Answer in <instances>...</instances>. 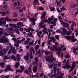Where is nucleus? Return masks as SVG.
<instances>
[{"instance_id":"nucleus-1","label":"nucleus","mask_w":78,"mask_h":78,"mask_svg":"<svg viewBox=\"0 0 78 78\" xmlns=\"http://www.w3.org/2000/svg\"><path fill=\"white\" fill-rule=\"evenodd\" d=\"M55 50L56 51H58V52L56 53L58 55H59L61 51V50L62 49L61 48H57L56 46H55V45H53V48H52V49H51V50L52 51H54V50Z\"/></svg>"},{"instance_id":"nucleus-2","label":"nucleus","mask_w":78,"mask_h":78,"mask_svg":"<svg viewBox=\"0 0 78 78\" xmlns=\"http://www.w3.org/2000/svg\"><path fill=\"white\" fill-rule=\"evenodd\" d=\"M61 30H62V32H61V30L58 29L56 31V32L61 33L62 34H66V33L67 32V30H66V29L65 28L63 27L61 28Z\"/></svg>"},{"instance_id":"nucleus-3","label":"nucleus","mask_w":78,"mask_h":78,"mask_svg":"<svg viewBox=\"0 0 78 78\" xmlns=\"http://www.w3.org/2000/svg\"><path fill=\"white\" fill-rule=\"evenodd\" d=\"M9 42V39L7 38H5L3 37L0 38V43H3V44H6V42Z\"/></svg>"},{"instance_id":"nucleus-4","label":"nucleus","mask_w":78,"mask_h":78,"mask_svg":"<svg viewBox=\"0 0 78 78\" xmlns=\"http://www.w3.org/2000/svg\"><path fill=\"white\" fill-rule=\"evenodd\" d=\"M45 59L46 60L48 61V62L50 64L52 63L53 62V61H55V60H56V59H54L52 57L51 58L49 56L48 57L46 58Z\"/></svg>"},{"instance_id":"nucleus-5","label":"nucleus","mask_w":78,"mask_h":78,"mask_svg":"<svg viewBox=\"0 0 78 78\" xmlns=\"http://www.w3.org/2000/svg\"><path fill=\"white\" fill-rule=\"evenodd\" d=\"M8 70H10V71H11L12 72L13 71L12 69L11 68V65H8L6 66V68L4 71L5 72H7Z\"/></svg>"},{"instance_id":"nucleus-6","label":"nucleus","mask_w":78,"mask_h":78,"mask_svg":"<svg viewBox=\"0 0 78 78\" xmlns=\"http://www.w3.org/2000/svg\"><path fill=\"white\" fill-rule=\"evenodd\" d=\"M11 51H12L13 55H15L16 50H15V47H12V48H11L8 51V54H11Z\"/></svg>"},{"instance_id":"nucleus-7","label":"nucleus","mask_w":78,"mask_h":78,"mask_svg":"<svg viewBox=\"0 0 78 78\" xmlns=\"http://www.w3.org/2000/svg\"><path fill=\"white\" fill-rule=\"evenodd\" d=\"M35 17L29 18V21L31 23V24L32 25H36V23L35 22Z\"/></svg>"},{"instance_id":"nucleus-8","label":"nucleus","mask_w":78,"mask_h":78,"mask_svg":"<svg viewBox=\"0 0 78 78\" xmlns=\"http://www.w3.org/2000/svg\"><path fill=\"white\" fill-rule=\"evenodd\" d=\"M61 22V23L62 25H63L64 27H66V28H67V27H69V25L68 23H66L65 22H63V21H61L60 20Z\"/></svg>"},{"instance_id":"nucleus-9","label":"nucleus","mask_w":78,"mask_h":78,"mask_svg":"<svg viewBox=\"0 0 78 78\" xmlns=\"http://www.w3.org/2000/svg\"><path fill=\"white\" fill-rule=\"evenodd\" d=\"M41 19L43 21H44V23H45L44 21H45V15H46V12H43L42 14H41Z\"/></svg>"},{"instance_id":"nucleus-10","label":"nucleus","mask_w":78,"mask_h":78,"mask_svg":"<svg viewBox=\"0 0 78 78\" xmlns=\"http://www.w3.org/2000/svg\"><path fill=\"white\" fill-rule=\"evenodd\" d=\"M75 67H76V63H75V62H73V64L72 65L71 67L69 70V72H71L74 69V68Z\"/></svg>"},{"instance_id":"nucleus-11","label":"nucleus","mask_w":78,"mask_h":78,"mask_svg":"<svg viewBox=\"0 0 78 78\" xmlns=\"http://www.w3.org/2000/svg\"><path fill=\"white\" fill-rule=\"evenodd\" d=\"M53 73V71L52 70H51V73H50L48 74V76H50L51 78H53L54 77V76H56V74L55 73H53Z\"/></svg>"},{"instance_id":"nucleus-12","label":"nucleus","mask_w":78,"mask_h":78,"mask_svg":"<svg viewBox=\"0 0 78 78\" xmlns=\"http://www.w3.org/2000/svg\"><path fill=\"white\" fill-rule=\"evenodd\" d=\"M32 53H33L32 51H29V53L27 52V55L30 57V59H33L34 58L33 56H32Z\"/></svg>"},{"instance_id":"nucleus-13","label":"nucleus","mask_w":78,"mask_h":78,"mask_svg":"<svg viewBox=\"0 0 78 78\" xmlns=\"http://www.w3.org/2000/svg\"><path fill=\"white\" fill-rule=\"evenodd\" d=\"M69 59H68L66 62L65 63V65L67 67V69H70L71 67V66H70V65L68 64L69 63Z\"/></svg>"},{"instance_id":"nucleus-14","label":"nucleus","mask_w":78,"mask_h":78,"mask_svg":"<svg viewBox=\"0 0 78 78\" xmlns=\"http://www.w3.org/2000/svg\"><path fill=\"white\" fill-rule=\"evenodd\" d=\"M65 37L66 39H68L69 41H70L71 39H74V38H75V37L73 36L71 37H70L69 36H66Z\"/></svg>"},{"instance_id":"nucleus-15","label":"nucleus","mask_w":78,"mask_h":78,"mask_svg":"<svg viewBox=\"0 0 78 78\" xmlns=\"http://www.w3.org/2000/svg\"><path fill=\"white\" fill-rule=\"evenodd\" d=\"M9 27H13V28H17L16 27H17V26H16V24H13L12 23H9Z\"/></svg>"},{"instance_id":"nucleus-16","label":"nucleus","mask_w":78,"mask_h":78,"mask_svg":"<svg viewBox=\"0 0 78 78\" xmlns=\"http://www.w3.org/2000/svg\"><path fill=\"white\" fill-rule=\"evenodd\" d=\"M23 59H25L26 61H28L29 60V59H30V57H29L28 55H25L23 56Z\"/></svg>"},{"instance_id":"nucleus-17","label":"nucleus","mask_w":78,"mask_h":78,"mask_svg":"<svg viewBox=\"0 0 78 78\" xmlns=\"http://www.w3.org/2000/svg\"><path fill=\"white\" fill-rule=\"evenodd\" d=\"M33 70L34 72H36L37 71V66H35L33 69Z\"/></svg>"},{"instance_id":"nucleus-18","label":"nucleus","mask_w":78,"mask_h":78,"mask_svg":"<svg viewBox=\"0 0 78 78\" xmlns=\"http://www.w3.org/2000/svg\"><path fill=\"white\" fill-rule=\"evenodd\" d=\"M53 41H56V39L55 38L53 37H51L50 39L49 40L50 42H53Z\"/></svg>"},{"instance_id":"nucleus-19","label":"nucleus","mask_w":78,"mask_h":78,"mask_svg":"<svg viewBox=\"0 0 78 78\" xmlns=\"http://www.w3.org/2000/svg\"><path fill=\"white\" fill-rule=\"evenodd\" d=\"M64 76V74L62 73H60V75L58 77H57L56 78H62Z\"/></svg>"},{"instance_id":"nucleus-20","label":"nucleus","mask_w":78,"mask_h":78,"mask_svg":"<svg viewBox=\"0 0 78 78\" xmlns=\"http://www.w3.org/2000/svg\"><path fill=\"white\" fill-rule=\"evenodd\" d=\"M44 51L43 50H42L41 52V49H40L39 51H38V55H39V56H41V54L42 53V54H43V52Z\"/></svg>"},{"instance_id":"nucleus-21","label":"nucleus","mask_w":78,"mask_h":78,"mask_svg":"<svg viewBox=\"0 0 78 78\" xmlns=\"http://www.w3.org/2000/svg\"><path fill=\"white\" fill-rule=\"evenodd\" d=\"M6 22L5 21H3L2 22V21H0V25H5V24L6 23Z\"/></svg>"},{"instance_id":"nucleus-22","label":"nucleus","mask_w":78,"mask_h":78,"mask_svg":"<svg viewBox=\"0 0 78 78\" xmlns=\"http://www.w3.org/2000/svg\"><path fill=\"white\" fill-rule=\"evenodd\" d=\"M40 27H41V28H44H44H46L45 27V25H43L42 23H40Z\"/></svg>"},{"instance_id":"nucleus-23","label":"nucleus","mask_w":78,"mask_h":78,"mask_svg":"<svg viewBox=\"0 0 78 78\" xmlns=\"http://www.w3.org/2000/svg\"><path fill=\"white\" fill-rule=\"evenodd\" d=\"M4 33V30L2 28H0V34H3Z\"/></svg>"},{"instance_id":"nucleus-24","label":"nucleus","mask_w":78,"mask_h":78,"mask_svg":"<svg viewBox=\"0 0 78 78\" xmlns=\"http://www.w3.org/2000/svg\"><path fill=\"white\" fill-rule=\"evenodd\" d=\"M13 17H17L18 15H17V13L16 12H14L13 14Z\"/></svg>"},{"instance_id":"nucleus-25","label":"nucleus","mask_w":78,"mask_h":78,"mask_svg":"<svg viewBox=\"0 0 78 78\" xmlns=\"http://www.w3.org/2000/svg\"><path fill=\"white\" fill-rule=\"evenodd\" d=\"M5 21H7V22H9V21H11V19H9L7 17H5Z\"/></svg>"},{"instance_id":"nucleus-26","label":"nucleus","mask_w":78,"mask_h":78,"mask_svg":"<svg viewBox=\"0 0 78 78\" xmlns=\"http://www.w3.org/2000/svg\"><path fill=\"white\" fill-rule=\"evenodd\" d=\"M8 30L10 32L14 30V29H13V28L12 27H9L8 29Z\"/></svg>"},{"instance_id":"nucleus-27","label":"nucleus","mask_w":78,"mask_h":78,"mask_svg":"<svg viewBox=\"0 0 78 78\" xmlns=\"http://www.w3.org/2000/svg\"><path fill=\"white\" fill-rule=\"evenodd\" d=\"M2 56V57H4L5 56V53L3 52H1L0 54V56Z\"/></svg>"},{"instance_id":"nucleus-28","label":"nucleus","mask_w":78,"mask_h":78,"mask_svg":"<svg viewBox=\"0 0 78 78\" xmlns=\"http://www.w3.org/2000/svg\"><path fill=\"white\" fill-rule=\"evenodd\" d=\"M11 58L12 59H14L15 61H16V57L14 55H12L11 56Z\"/></svg>"},{"instance_id":"nucleus-29","label":"nucleus","mask_w":78,"mask_h":78,"mask_svg":"<svg viewBox=\"0 0 78 78\" xmlns=\"http://www.w3.org/2000/svg\"><path fill=\"white\" fill-rule=\"evenodd\" d=\"M25 31L27 32H30L31 31V28L30 27L26 29Z\"/></svg>"},{"instance_id":"nucleus-30","label":"nucleus","mask_w":78,"mask_h":78,"mask_svg":"<svg viewBox=\"0 0 78 78\" xmlns=\"http://www.w3.org/2000/svg\"><path fill=\"white\" fill-rule=\"evenodd\" d=\"M33 44H34V42L33 41H32V42L29 43V45H33Z\"/></svg>"},{"instance_id":"nucleus-31","label":"nucleus","mask_w":78,"mask_h":78,"mask_svg":"<svg viewBox=\"0 0 78 78\" xmlns=\"http://www.w3.org/2000/svg\"><path fill=\"white\" fill-rule=\"evenodd\" d=\"M4 64L3 62H1L0 63V66H1V68H3L4 67Z\"/></svg>"},{"instance_id":"nucleus-32","label":"nucleus","mask_w":78,"mask_h":78,"mask_svg":"<svg viewBox=\"0 0 78 78\" xmlns=\"http://www.w3.org/2000/svg\"><path fill=\"white\" fill-rule=\"evenodd\" d=\"M23 44H24L25 45H28V44H29V42L28 41L26 40V41H25L23 42Z\"/></svg>"},{"instance_id":"nucleus-33","label":"nucleus","mask_w":78,"mask_h":78,"mask_svg":"<svg viewBox=\"0 0 78 78\" xmlns=\"http://www.w3.org/2000/svg\"><path fill=\"white\" fill-rule=\"evenodd\" d=\"M19 62H17L15 65V67L16 68H17L19 66Z\"/></svg>"},{"instance_id":"nucleus-34","label":"nucleus","mask_w":78,"mask_h":78,"mask_svg":"<svg viewBox=\"0 0 78 78\" xmlns=\"http://www.w3.org/2000/svg\"><path fill=\"white\" fill-rule=\"evenodd\" d=\"M3 51V46L2 45L0 44V51L1 52Z\"/></svg>"},{"instance_id":"nucleus-35","label":"nucleus","mask_w":78,"mask_h":78,"mask_svg":"<svg viewBox=\"0 0 78 78\" xmlns=\"http://www.w3.org/2000/svg\"><path fill=\"white\" fill-rule=\"evenodd\" d=\"M53 19H54V18H48V22H49V23H50L51 21V20H53Z\"/></svg>"},{"instance_id":"nucleus-36","label":"nucleus","mask_w":78,"mask_h":78,"mask_svg":"<svg viewBox=\"0 0 78 78\" xmlns=\"http://www.w3.org/2000/svg\"><path fill=\"white\" fill-rule=\"evenodd\" d=\"M76 4H73V5H72L70 6V8H75V6H76Z\"/></svg>"},{"instance_id":"nucleus-37","label":"nucleus","mask_w":78,"mask_h":78,"mask_svg":"<svg viewBox=\"0 0 78 78\" xmlns=\"http://www.w3.org/2000/svg\"><path fill=\"white\" fill-rule=\"evenodd\" d=\"M59 35H55V39H57V40H59Z\"/></svg>"},{"instance_id":"nucleus-38","label":"nucleus","mask_w":78,"mask_h":78,"mask_svg":"<svg viewBox=\"0 0 78 78\" xmlns=\"http://www.w3.org/2000/svg\"><path fill=\"white\" fill-rule=\"evenodd\" d=\"M12 40H13L14 42H15L16 43H17V40H16V38H15V37L12 38Z\"/></svg>"},{"instance_id":"nucleus-39","label":"nucleus","mask_w":78,"mask_h":78,"mask_svg":"<svg viewBox=\"0 0 78 78\" xmlns=\"http://www.w3.org/2000/svg\"><path fill=\"white\" fill-rule=\"evenodd\" d=\"M44 51V53L45 54V55H48L49 53H50L49 52H48V51Z\"/></svg>"},{"instance_id":"nucleus-40","label":"nucleus","mask_w":78,"mask_h":78,"mask_svg":"<svg viewBox=\"0 0 78 78\" xmlns=\"http://www.w3.org/2000/svg\"><path fill=\"white\" fill-rule=\"evenodd\" d=\"M61 12H62V10H63V11H65L66 10V8L64 7V6H62V8L60 9Z\"/></svg>"},{"instance_id":"nucleus-41","label":"nucleus","mask_w":78,"mask_h":78,"mask_svg":"<svg viewBox=\"0 0 78 78\" xmlns=\"http://www.w3.org/2000/svg\"><path fill=\"white\" fill-rule=\"evenodd\" d=\"M39 46L38 45H37L35 46V48L36 50H37L39 48Z\"/></svg>"},{"instance_id":"nucleus-42","label":"nucleus","mask_w":78,"mask_h":78,"mask_svg":"<svg viewBox=\"0 0 78 78\" xmlns=\"http://www.w3.org/2000/svg\"><path fill=\"white\" fill-rule=\"evenodd\" d=\"M20 68L22 70H23V69H25V67L23 66H20Z\"/></svg>"},{"instance_id":"nucleus-43","label":"nucleus","mask_w":78,"mask_h":78,"mask_svg":"<svg viewBox=\"0 0 78 78\" xmlns=\"http://www.w3.org/2000/svg\"><path fill=\"white\" fill-rule=\"evenodd\" d=\"M30 51H34V48H33V47H31L30 49Z\"/></svg>"},{"instance_id":"nucleus-44","label":"nucleus","mask_w":78,"mask_h":78,"mask_svg":"<svg viewBox=\"0 0 78 78\" xmlns=\"http://www.w3.org/2000/svg\"><path fill=\"white\" fill-rule=\"evenodd\" d=\"M61 58L63 59V57H64V54L62 52L61 55Z\"/></svg>"},{"instance_id":"nucleus-45","label":"nucleus","mask_w":78,"mask_h":78,"mask_svg":"<svg viewBox=\"0 0 78 78\" xmlns=\"http://www.w3.org/2000/svg\"><path fill=\"white\" fill-rule=\"evenodd\" d=\"M16 72L17 73H18L19 72L20 73H22V70H21L20 69H19V70H17L16 71Z\"/></svg>"},{"instance_id":"nucleus-46","label":"nucleus","mask_w":78,"mask_h":78,"mask_svg":"<svg viewBox=\"0 0 78 78\" xmlns=\"http://www.w3.org/2000/svg\"><path fill=\"white\" fill-rule=\"evenodd\" d=\"M71 41L72 42H76V41H77V40L75 38H74V39H71Z\"/></svg>"},{"instance_id":"nucleus-47","label":"nucleus","mask_w":78,"mask_h":78,"mask_svg":"<svg viewBox=\"0 0 78 78\" xmlns=\"http://www.w3.org/2000/svg\"><path fill=\"white\" fill-rule=\"evenodd\" d=\"M9 57L7 56H5L4 57V59H9Z\"/></svg>"},{"instance_id":"nucleus-48","label":"nucleus","mask_w":78,"mask_h":78,"mask_svg":"<svg viewBox=\"0 0 78 78\" xmlns=\"http://www.w3.org/2000/svg\"><path fill=\"white\" fill-rule=\"evenodd\" d=\"M3 50L4 52H5V53L7 52L8 51V49H6V48H4L3 49Z\"/></svg>"},{"instance_id":"nucleus-49","label":"nucleus","mask_w":78,"mask_h":78,"mask_svg":"<svg viewBox=\"0 0 78 78\" xmlns=\"http://www.w3.org/2000/svg\"><path fill=\"white\" fill-rule=\"evenodd\" d=\"M19 43H15L14 45V46H16V47L18 48L19 47Z\"/></svg>"},{"instance_id":"nucleus-50","label":"nucleus","mask_w":78,"mask_h":78,"mask_svg":"<svg viewBox=\"0 0 78 78\" xmlns=\"http://www.w3.org/2000/svg\"><path fill=\"white\" fill-rule=\"evenodd\" d=\"M26 41H28L29 42L30 41H31V39L29 38H26Z\"/></svg>"},{"instance_id":"nucleus-51","label":"nucleus","mask_w":78,"mask_h":78,"mask_svg":"<svg viewBox=\"0 0 78 78\" xmlns=\"http://www.w3.org/2000/svg\"><path fill=\"white\" fill-rule=\"evenodd\" d=\"M65 58H70V55H66L65 56Z\"/></svg>"},{"instance_id":"nucleus-52","label":"nucleus","mask_w":78,"mask_h":78,"mask_svg":"<svg viewBox=\"0 0 78 78\" xmlns=\"http://www.w3.org/2000/svg\"><path fill=\"white\" fill-rule=\"evenodd\" d=\"M51 10L52 11H54L55 10V8L52 7L51 8Z\"/></svg>"},{"instance_id":"nucleus-53","label":"nucleus","mask_w":78,"mask_h":78,"mask_svg":"<svg viewBox=\"0 0 78 78\" xmlns=\"http://www.w3.org/2000/svg\"><path fill=\"white\" fill-rule=\"evenodd\" d=\"M1 14H2V16H4V15H5V14H6V13L5 12H1Z\"/></svg>"},{"instance_id":"nucleus-54","label":"nucleus","mask_w":78,"mask_h":78,"mask_svg":"<svg viewBox=\"0 0 78 78\" xmlns=\"http://www.w3.org/2000/svg\"><path fill=\"white\" fill-rule=\"evenodd\" d=\"M66 33H67L66 34L67 35H68V36H69V35H70V33L67 30H66Z\"/></svg>"},{"instance_id":"nucleus-55","label":"nucleus","mask_w":78,"mask_h":78,"mask_svg":"<svg viewBox=\"0 0 78 78\" xmlns=\"http://www.w3.org/2000/svg\"><path fill=\"white\" fill-rule=\"evenodd\" d=\"M39 9H40V10H44V8H43L42 7H39Z\"/></svg>"},{"instance_id":"nucleus-56","label":"nucleus","mask_w":78,"mask_h":78,"mask_svg":"<svg viewBox=\"0 0 78 78\" xmlns=\"http://www.w3.org/2000/svg\"><path fill=\"white\" fill-rule=\"evenodd\" d=\"M34 60L36 61V62H37L38 61V58L36 57H35V59H34Z\"/></svg>"},{"instance_id":"nucleus-57","label":"nucleus","mask_w":78,"mask_h":78,"mask_svg":"<svg viewBox=\"0 0 78 78\" xmlns=\"http://www.w3.org/2000/svg\"><path fill=\"white\" fill-rule=\"evenodd\" d=\"M31 66H32V65H31L29 66V67L28 68V70H31Z\"/></svg>"},{"instance_id":"nucleus-58","label":"nucleus","mask_w":78,"mask_h":78,"mask_svg":"<svg viewBox=\"0 0 78 78\" xmlns=\"http://www.w3.org/2000/svg\"><path fill=\"white\" fill-rule=\"evenodd\" d=\"M17 42L18 44H20V43L22 42V41H21V40H17Z\"/></svg>"},{"instance_id":"nucleus-59","label":"nucleus","mask_w":78,"mask_h":78,"mask_svg":"<svg viewBox=\"0 0 78 78\" xmlns=\"http://www.w3.org/2000/svg\"><path fill=\"white\" fill-rule=\"evenodd\" d=\"M22 24V23L21 22H19V23H17V25H18V26H20V25H21Z\"/></svg>"},{"instance_id":"nucleus-60","label":"nucleus","mask_w":78,"mask_h":78,"mask_svg":"<svg viewBox=\"0 0 78 78\" xmlns=\"http://www.w3.org/2000/svg\"><path fill=\"white\" fill-rule=\"evenodd\" d=\"M33 4L34 5H37V2H34Z\"/></svg>"},{"instance_id":"nucleus-61","label":"nucleus","mask_w":78,"mask_h":78,"mask_svg":"<svg viewBox=\"0 0 78 78\" xmlns=\"http://www.w3.org/2000/svg\"><path fill=\"white\" fill-rule=\"evenodd\" d=\"M42 31V32H44V33L45 31H46L47 29V28H45Z\"/></svg>"},{"instance_id":"nucleus-62","label":"nucleus","mask_w":78,"mask_h":78,"mask_svg":"<svg viewBox=\"0 0 78 78\" xmlns=\"http://www.w3.org/2000/svg\"><path fill=\"white\" fill-rule=\"evenodd\" d=\"M58 19H60V20H62V17H61L60 16H59L58 17Z\"/></svg>"},{"instance_id":"nucleus-63","label":"nucleus","mask_w":78,"mask_h":78,"mask_svg":"<svg viewBox=\"0 0 78 78\" xmlns=\"http://www.w3.org/2000/svg\"><path fill=\"white\" fill-rule=\"evenodd\" d=\"M10 36L12 37H16V35H15L14 34H11Z\"/></svg>"},{"instance_id":"nucleus-64","label":"nucleus","mask_w":78,"mask_h":78,"mask_svg":"<svg viewBox=\"0 0 78 78\" xmlns=\"http://www.w3.org/2000/svg\"><path fill=\"white\" fill-rule=\"evenodd\" d=\"M61 65V62H59L58 63V66L59 67V66H60Z\"/></svg>"}]
</instances>
